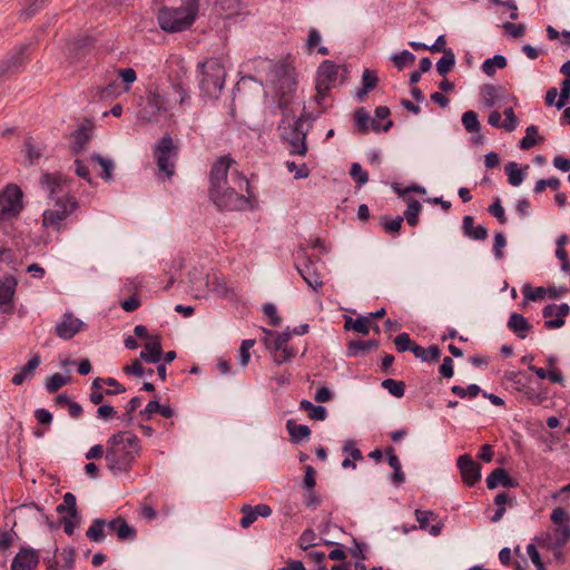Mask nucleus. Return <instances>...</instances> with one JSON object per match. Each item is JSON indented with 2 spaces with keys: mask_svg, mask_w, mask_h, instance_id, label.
Wrapping results in <instances>:
<instances>
[{
  "mask_svg": "<svg viewBox=\"0 0 570 570\" xmlns=\"http://www.w3.org/2000/svg\"><path fill=\"white\" fill-rule=\"evenodd\" d=\"M508 382L512 383V386L519 392H525L529 387L530 377L522 372H508L504 375Z\"/></svg>",
  "mask_w": 570,
  "mask_h": 570,
  "instance_id": "obj_36",
  "label": "nucleus"
},
{
  "mask_svg": "<svg viewBox=\"0 0 570 570\" xmlns=\"http://www.w3.org/2000/svg\"><path fill=\"white\" fill-rule=\"evenodd\" d=\"M305 121L303 117H298L293 122H287L285 119L279 124L281 138L289 147L291 155L305 156L307 153L306 135L307 130L304 129Z\"/></svg>",
  "mask_w": 570,
  "mask_h": 570,
  "instance_id": "obj_5",
  "label": "nucleus"
},
{
  "mask_svg": "<svg viewBox=\"0 0 570 570\" xmlns=\"http://www.w3.org/2000/svg\"><path fill=\"white\" fill-rule=\"evenodd\" d=\"M90 130L86 126H80L71 136L70 147L75 154L81 153L90 140Z\"/></svg>",
  "mask_w": 570,
  "mask_h": 570,
  "instance_id": "obj_27",
  "label": "nucleus"
},
{
  "mask_svg": "<svg viewBox=\"0 0 570 570\" xmlns=\"http://www.w3.org/2000/svg\"><path fill=\"white\" fill-rule=\"evenodd\" d=\"M167 111V100L158 91H149L145 106L138 112V120L144 124H160Z\"/></svg>",
  "mask_w": 570,
  "mask_h": 570,
  "instance_id": "obj_6",
  "label": "nucleus"
},
{
  "mask_svg": "<svg viewBox=\"0 0 570 570\" xmlns=\"http://www.w3.org/2000/svg\"><path fill=\"white\" fill-rule=\"evenodd\" d=\"M58 513L68 512L71 518L78 519L76 497L71 492H67L63 495V502L57 507Z\"/></svg>",
  "mask_w": 570,
  "mask_h": 570,
  "instance_id": "obj_39",
  "label": "nucleus"
},
{
  "mask_svg": "<svg viewBox=\"0 0 570 570\" xmlns=\"http://www.w3.org/2000/svg\"><path fill=\"white\" fill-rule=\"evenodd\" d=\"M240 512H242L243 517H242V519L239 521V524L244 529L249 528L257 520V515L255 513V510L249 504H244L240 508Z\"/></svg>",
  "mask_w": 570,
  "mask_h": 570,
  "instance_id": "obj_52",
  "label": "nucleus"
},
{
  "mask_svg": "<svg viewBox=\"0 0 570 570\" xmlns=\"http://www.w3.org/2000/svg\"><path fill=\"white\" fill-rule=\"evenodd\" d=\"M503 115L505 117V120L502 124V129H504L508 132L513 131L518 126V119L514 115L513 109L511 107L505 108Z\"/></svg>",
  "mask_w": 570,
  "mask_h": 570,
  "instance_id": "obj_59",
  "label": "nucleus"
},
{
  "mask_svg": "<svg viewBox=\"0 0 570 570\" xmlns=\"http://www.w3.org/2000/svg\"><path fill=\"white\" fill-rule=\"evenodd\" d=\"M286 167L289 173H294L295 179L307 178L309 169L305 164L297 166L294 161H286Z\"/></svg>",
  "mask_w": 570,
  "mask_h": 570,
  "instance_id": "obj_62",
  "label": "nucleus"
},
{
  "mask_svg": "<svg viewBox=\"0 0 570 570\" xmlns=\"http://www.w3.org/2000/svg\"><path fill=\"white\" fill-rule=\"evenodd\" d=\"M456 464L460 470L462 481L468 487H474L480 481L481 465L473 461L470 454L460 455Z\"/></svg>",
  "mask_w": 570,
  "mask_h": 570,
  "instance_id": "obj_11",
  "label": "nucleus"
},
{
  "mask_svg": "<svg viewBox=\"0 0 570 570\" xmlns=\"http://www.w3.org/2000/svg\"><path fill=\"white\" fill-rule=\"evenodd\" d=\"M107 527L110 531L117 534L119 540L132 541L136 539V530L131 525H129L127 521L121 517L110 520Z\"/></svg>",
  "mask_w": 570,
  "mask_h": 570,
  "instance_id": "obj_20",
  "label": "nucleus"
},
{
  "mask_svg": "<svg viewBox=\"0 0 570 570\" xmlns=\"http://www.w3.org/2000/svg\"><path fill=\"white\" fill-rule=\"evenodd\" d=\"M39 562L38 552L31 548H22L11 562V570H32Z\"/></svg>",
  "mask_w": 570,
  "mask_h": 570,
  "instance_id": "obj_18",
  "label": "nucleus"
},
{
  "mask_svg": "<svg viewBox=\"0 0 570 570\" xmlns=\"http://www.w3.org/2000/svg\"><path fill=\"white\" fill-rule=\"evenodd\" d=\"M508 328L511 332H513L519 338L523 340L532 330V325L523 315L519 313H512L508 321Z\"/></svg>",
  "mask_w": 570,
  "mask_h": 570,
  "instance_id": "obj_23",
  "label": "nucleus"
},
{
  "mask_svg": "<svg viewBox=\"0 0 570 570\" xmlns=\"http://www.w3.org/2000/svg\"><path fill=\"white\" fill-rule=\"evenodd\" d=\"M274 351L273 358L274 362L277 364L285 363L289 360H292L297 351L293 347H289L287 345L282 346L281 348H272Z\"/></svg>",
  "mask_w": 570,
  "mask_h": 570,
  "instance_id": "obj_47",
  "label": "nucleus"
},
{
  "mask_svg": "<svg viewBox=\"0 0 570 570\" xmlns=\"http://www.w3.org/2000/svg\"><path fill=\"white\" fill-rule=\"evenodd\" d=\"M117 76L124 83V91L130 90V86L137 80V73L132 68H121L117 70Z\"/></svg>",
  "mask_w": 570,
  "mask_h": 570,
  "instance_id": "obj_46",
  "label": "nucleus"
},
{
  "mask_svg": "<svg viewBox=\"0 0 570 570\" xmlns=\"http://www.w3.org/2000/svg\"><path fill=\"white\" fill-rule=\"evenodd\" d=\"M235 160L225 155L212 166L209 175V197L213 203L225 210H243L253 196L248 179L235 167Z\"/></svg>",
  "mask_w": 570,
  "mask_h": 570,
  "instance_id": "obj_1",
  "label": "nucleus"
},
{
  "mask_svg": "<svg viewBox=\"0 0 570 570\" xmlns=\"http://www.w3.org/2000/svg\"><path fill=\"white\" fill-rule=\"evenodd\" d=\"M462 230L464 236L474 240H485L488 238L487 227L482 225L474 226V218L472 216L463 217Z\"/></svg>",
  "mask_w": 570,
  "mask_h": 570,
  "instance_id": "obj_24",
  "label": "nucleus"
},
{
  "mask_svg": "<svg viewBox=\"0 0 570 570\" xmlns=\"http://www.w3.org/2000/svg\"><path fill=\"white\" fill-rule=\"evenodd\" d=\"M522 293L525 301H538L544 297L547 291L541 286L532 287L530 284H525Z\"/></svg>",
  "mask_w": 570,
  "mask_h": 570,
  "instance_id": "obj_55",
  "label": "nucleus"
},
{
  "mask_svg": "<svg viewBox=\"0 0 570 570\" xmlns=\"http://www.w3.org/2000/svg\"><path fill=\"white\" fill-rule=\"evenodd\" d=\"M550 519L557 527L568 525L570 523L569 513L563 508L560 507L556 508L552 511Z\"/></svg>",
  "mask_w": 570,
  "mask_h": 570,
  "instance_id": "obj_57",
  "label": "nucleus"
},
{
  "mask_svg": "<svg viewBox=\"0 0 570 570\" xmlns=\"http://www.w3.org/2000/svg\"><path fill=\"white\" fill-rule=\"evenodd\" d=\"M176 149L170 136H164L157 144L155 149V157L157 159L158 168L164 171L168 177L174 175L176 157Z\"/></svg>",
  "mask_w": 570,
  "mask_h": 570,
  "instance_id": "obj_9",
  "label": "nucleus"
},
{
  "mask_svg": "<svg viewBox=\"0 0 570 570\" xmlns=\"http://www.w3.org/2000/svg\"><path fill=\"white\" fill-rule=\"evenodd\" d=\"M41 358L38 354L33 355L28 363L20 368L19 372H17L12 379L11 382L14 385H21L24 381L31 379L33 376V373L36 368L40 365Z\"/></svg>",
  "mask_w": 570,
  "mask_h": 570,
  "instance_id": "obj_25",
  "label": "nucleus"
},
{
  "mask_svg": "<svg viewBox=\"0 0 570 570\" xmlns=\"http://www.w3.org/2000/svg\"><path fill=\"white\" fill-rule=\"evenodd\" d=\"M372 326L371 316H358L357 318L345 317L344 328L355 331L362 335H367Z\"/></svg>",
  "mask_w": 570,
  "mask_h": 570,
  "instance_id": "obj_28",
  "label": "nucleus"
},
{
  "mask_svg": "<svg viewBox=\"0 0 570 570\" xmlns=\"http://www.w3.org/2000/svg\"><path fill=\"white\" fill-rule=\"evenodd\" d=\"M380 343L376 340H368V341H362V340H355L351 341L347 344V355L348 356H357L365 354L372 350H376L379 347Z\"/></svg>",
  "mask_w": 570,
  "mask_h": 570,
  "instance_id": "obj_26",
  "label": "nucleus"
},
{
  "mask_svg": "<svg viewBox=\"0 0 570 570\" xmlns=\"http://www.w3.org/2000/svg\"><path fill=\"white\" fill-rule=\"evenodd\" d=\"M263 313L265 316L269 318V325L278 326L281 324L282 318L277 314V308L272 303H266L263 306Z\"/></svg>",
  "mask_w": 570,
  "mask_h": 570,
  "instance_id": "obj_61",
  "label": "nucleus"
},
{
  "mask_svg": "<svg viewBox=\"0 0 570 570\" xmlns=\"http://www.w3.org/2000/svg\"><path fill=\"white\" fill-rule=\"evenodd\" d=\"M570 97V79H563L561 82V91L559 95V99L556 102V107L561 109L566 106L567 100Z\"/></svg>",
  "mask_w": 570,
  "mask_h": 570,
  "instance_id": "obj_63",
  "label": "nucleus"
},
{
  "mask_svg": "<svg viewBox=\"0 0 570 570\" xmlns=\"http://www.w3.org/2000/svg\"><path fill=\"white\" fill-rule=\"evenodd\" d=\"M507 59L502 55H495L493 58L485 59L481 66L482 71L487 76H493L497 72V68L503 69L507 67Z\"/></svg>",
  "mask_w": 570,
  "mask_h": 570,
  "instance_id": "obj_35",
  "label": "nucleus"
},
{
  "mask_svg": "<svg viewBox=\"0 0 570 570\" xmlns=\"http://www.w3.org/2000/svg\"><path fill=\"white\" fill-rule=\"evenodd\" d=\"M498 92L499 88L494 85L482 86L480 90V96L484 106H487L488 108L493 107L498 99Z\"/></svg>",
  "mask_w": 570,
  "mask_h": 570,
  "instance_id": "obj_43",
  "label": "nucleus"
},
{
  "mask_svg": "<svg viewBox=\"0 0 570 570\" xmlns=\"http://www.w3.org/2000/svg\"><path fill=\"white\" fill-rule=\"evenodd\" d=\"M306 558L317 566L316 570H327L326 566L324 564L326 559L324 552L311 550L306 552Z\"/></svg>",
  "mask_w": 570,
  "mask_h": 570,
  "instance_id": "obj_64",
  "label": "nucleus"
},
{
  "mask_svg": "<svg viewBox=\"0 0 570 570\" xmlns=\"http://www.w3.org/2000/svg\"><path fill=\"white\" fill-rule=\"evenodd\" d=\"M343 452L348 455V458L353 459L354 461H361L363 460L362 452L356 446V442L354 440H347L343 445Z\"/></svg>",
  "mask_w": 570,
  "mask_h": 570,
  "instance_id": "obj_60",
  "label": "nucleus"
},
{
  "mask_svg": "<svg viewBox=\"0 0 570 570\" xmlns=\"http://www.w3.org/2000/svg\"><path fill=\"white\" fill-rule=\"evenodd\" d=\"M296 269L305 283L313 289L317 291L320 287H322L323 282L316 272L314 263L309 258L305 257L303 263L296 264Z\"/></svg>",
  "mask_w": 570,
  "mask_h": 570,
  "instance_id": "obj_19",
  "label": "nucleus"
},
{
  "mask_svg": "<svg viewBox=\"0 0 570 570\" xmlns=\"http://www.w3.org/2000/svg\"><path fill=\"white\" fill-rule=\"evenodd\" d=\"M403 223V217L397 216L393 219H389L387 216L381 217V226L383 227L384 232L387 234H396L400 232Z\"/></svg>",
  "mask_w": 570,
  "mask_h": 570,
  "instance_id": "obj_48",
  "label": "nucleus"
},
{
  "mask_svg": "<svg viewBox=\"0 0 570 570\" xmlns=\"http://www.w3.org/2000/svg\"><path fill=\"white\" fill-rule=\"evenodd\" d=\"M107 524L104 519H95L86 531L87 538L95 542H101L105 538V527Z\"/></svg>",
  "mask_w": 570,
  "mask_h": 570,
  "instance_id": "obj_37",
  "label": "nucleus"
},
{
  "mask_svg": "<svg viewBox=\"0 0 570 570\" xmlns=\"http://www.w3.org/2000/svg\"><path fill=\"white\" fill-rule=\"evenodd\" d=\"M299 409L306 411L311 420L324 421L327 416V411L322 405H314L308 400L299 402Z\"/></svg>",
  "mask_w": 570,
  "mask_h": 570,
  "instance_id": "obj_32",
  "label": "nucleus"
},
{
  "mask_svg": "<svg viewBox=\"0 0 570 570\" xmlns=\"http://www.w3.org/2000/svg\"><path fill=\"white\" fill-rule=\"evenodd\" d=\"M140 452L141 445L137 435L129 431L116 432L107 440V466L114 474L128 473Z\"/></svg>",
  "mask_w": 570,
  "mask_h": 570,
  "instance_id": "obj_2",
  "label": "nucleus"
},
{
  "mask_svg": "<svg viewBox=\"0 0 570 570\" xmlns=\"http://www.w3.org/2000/svg\"><path fill=\"white\" fill-rule=\"evenodd\" d=\"M264 332L266 334L265 343L268 348H281L282 346L287 345L292 337L289 330L283 331L278 334L269 330H264Z\"/></svg>",
  "mask_w": 570,
  "mask_h": 570,
  "instance_id": "obj_29",
  "label": "nucleus"
},
{
  "mask_svg": "<svg viewBox=\"0 0 570 570\" xmlns=\"http://www.w3.org/2000/svg\"><path fill=\"white\" fill-rule=\"evenodd\" d=\"M200 90L210 98H218L224 85L226 71L219 58H208L198 63Z\"/></svg>",
  "mask_w": 570,
  "mask_h": 570,
  "instance_id": "obj_4",
  "label": "nucleus"
},
{
  "mask_svg": "<svg viewBox=\"0 0 570 570\" xmlns=\"http://www.w3.org/2000/svg\"><path fill=\"white\" fill-rule=\"evenodd\" d=\"M451 391L453 394H455L456 396H459L461 399H464L466 396L473 399L479 395V393L481 392V389L476 384H470L465 389L460 385H453L451 387Z\"/></svg>",
  "mask_w": 570,
  "mask_h": 570,
  "instance_id": "obj_49",
  "label": "nucleus"
},
{
  "mask_svg": "<svg viewBox=\"0 0 570 570\" xmlns=\"http://www.w3.org/2000/svg\"><path fill=\"white\" fill-rule=\"evenodd\" d=\"M286 429L294 442L307 439L311 435V429L307 425L297 424L294 420L286 422Z\"/></svg>",
  "mask_w": 570,
  "mask_h": 570,
  "instance_id": "obj_34",
  "label": "nucleus"
},
{
  "mask_svg": "<svg viewBox=\"0 0 570 570\" xmlns=\"http://www.w3.org/2000/svg\"><path fill=\"white\" fill-rule=\"evenodd\" d=\"M22 190L13 184L8 185L0 194V223L20 214L23 208Z\"/></svg>",
  "mask_w": 570,
  "mask_h": 570,
  "instance_id": "obj_7",
  "label": "nucleus"
},
{
  "mask_svg": "<svg viewBox=\"0 0 570 570\" xmlns=\"http://www.w3.org/2000/svg\"><path fill=\"white\" fill-rule=\"evenodd\" d=\"M391 60L397 70H402L404 67L412 65L415 61V56L409 50H403L392 55Z\"/></svg>",
  "mask_w": 570,
  "mask_h": 570,
  "instance_id": "obj_44",
  "label": "nucleus"
},
{
  "mask_svg": "<svg viewBox=\"0 0 570 570\" xmlns=\"http://www.w3.org/2000/svg\"><path fill=\"white\" fill-rule=\"evenodd\" d=\"M350 175L356 181L357 187H362L368 180L367 173L362 168V166L358 163L352 164Z\"/></svg>",
  "mask_w": 570,
  "mask_h": 570,
  "instance_id": "obj_53",
  "label": "nucleus"
},
{
  "mask_svg": "<svg viewBox=\"0 0 570 570\" xmlns=\"http://www.w3.org/2000/svg\"><path fill=\"white\" fill-rule=\"evenodd\" d=\"M68 180L60 174H43L41 177V185L47 190L49 197L57 200V197H70L67 193Z\"/></svg>",
  "mask_w": 570,
  "mask_h": 570,
  "instance_id": "obj_13",
  "label": "nucleus"
},
{
  "mask_svg": "<svg viewBox=\"0 0 570 570\" xmlns=\"http://www.w3.org/2000/svg\"><path fill=\"white\" fill-rule=\"evenodd\" d=\"M462 125L464 129L470 134L480 132L481 125L479 117L478 114L473 110H468L462 115Z\"/></svg>",
  "mask_w": 570,
  "mask_h": 570,
  "instance_id": "obj_41",
  "label": "nucleus"
},
{
  "mask_svg": "<svg viewBox=\"0 0 570 570\" xmlns=\"http://www.w3.org/2000/svg\"><path fill=\"white\" fill-rule=\"evenodd\" d=\"M394 344L397 352L403 353L405 351H412V347L415 345L412 342L410 335L407 333H401L394 338Z\"/></svg>",
  "mask_w": 570,
  "mask_h": 570,
  "instance_id": "obj_56",
  "label": "nucleus"
},
{
  "mask_svg": "<svg viewBox=\"0 0 570 570\" xmlns=\"http://www.w3.org/2000/svg\"><path fill=\"white\" fill-rule=\"evenodd\" d=\"M90 159L97 163L102 168V173L100 176L104 180H112V170L115 168V164L111 159L105 158L99 154H92L90 156Z\"/></svg>",
  "mask_w": 570,
  "mask_h": 570,
  "instance_id": "obj_38",
  "label": "nucleus"
},
{
  "mask_svg": "<svg viewBox=\"0 0 570 570\" xmlns=\"http://www.w3.org/2000/svg\"><path fill=\"white\" fill-rule=\"evenodd\" d=\"M382 387L395 397H402L405 392V384L402 381L386 379L382 382Z\"/></svg>",
  "mask_w": 570,
  "mask_h": 570,
  "instance_id": "obj_45",
  "label": "nucleus"
},
{
  "mask_svg": "<svg viewBox=\"0 0 570 570\" xmlns=\"http://www.w3.org/2000/svg\"><path fill=\"white\" fill-rule=\"evenodd\" d=\"M355 126L358 132L366 135L370 129L373 131H389L393 127V121L389 119L383 126L376 119L371 118L368 112L364 108H358L354 112Z\"/></svg>",
  "mask_w": 570,
  "mask_h": 570,
  "instance_id": "obj_12",
  "label": "nucleus"
},
{
  "mask_svg": "<svg viewBox=\"0 0 570 570\" xmlns=\"http://www.w3.org/2000/svg\"><path fill=\"white\" fill-rule=\"evenodd\" d=\"M340 66L332 60H324L316 76V88L320 94H325L336 85Z\"/></svg>",
  "mask_w": 570,
  "mask_h": 570,
  "instance_id": "obj_10",
  "label": "nucleus"
},
{
  "mask_svg": "<svg viewBox=\"0 0 570 570\" xmlns=\"http://www.w3.org/2000/svg\"><path fill=\"white\" fill-rule=\"evenodd\" d=\"M85 323L71 313H65L56 325V334L62 340H70L85 328Z\"/></svg>",
  "mask_w": 570,
  "mask_h": 570,
  "instance_id": "obj_15",
  "label": "nucleus"
},
{
  "mask_svg": "<svg viewBox=\"0 0 570 570\" xmlns=\"http://www.w3.org/2000/svg\"><path fill=\"white\" fill-rule=\"evenodd\" d=\"M77 205L75 197H57L53 208L45 210L42 215L43 226L59 229L61 222L77 208Z\"/></svg>",
  "mask_w": 570,
  "mask_h": 570,
  "instance_id": "obj_8",
  "label": "nucleus"
},
{
  "mask_svg": "<svg viewBox=\"0 0 570 570\" xmlns=\"http://www.w3.org/2000/svg\"><path fill=\"white\" fill-rule=\"evenodd\" d=\"M455 65V56L451 49L444 50L442 58L436 62V70L445 76Z\"/></svg>",
  "mask_w": 570,
  "mask_h": 570,
  "instance_id": "obj_42",
  "label": "nucleus"
},
{
  "mask_svg": "<svg viewBox=\"0 0 570 570\" xmlns=\"http://www.w3.org/2000/svg\"><path fill=\"white\" fill-rule=\"evenodd\" d=\"M505 174L508 176V181L512 186H520L524 179V171L518 167V164L514 161H510L505 165Z\"/></svg>",
  "mask_w": 570,
  "mask_h": 570,
  "instance_id": "obj_40",
  "label": "nucleus"
},
{
  "mask_svg": "<svg viewBox=\"0 0 570 570\" xmlns=\"http://www.w3.org/2000/svg\"><path fill=\"white\" fill-rule=\"evenodd\" d=\"M379 82V78L375 71L371 69H365L362 75V88L357 90V98L363 100L364 97L373 90Z\"/></svg>",
  "mask_w": 570,
  "mask_h": 570,
  "instance_id": "obj_30",
  "label": "nucleus"
},
{
  "mask_svg": "<svg viewBox=\"0 0 570 570\" xmlns=\"http://www.w3.org/2000/svg\"><path fill=\"white\" fill-rule=\"evenodd\" d=\"M400 197H402L405 202H407V208L404 212V217L407 224L410 226H416L419 223V215L422 209V206L419 200L416 199H407L405 198V195L409 191H417V193H424V188L417 185H414L412 187L405 188V189H396Z\"/></svg>",
  "mask_w": 570,
  "mask_h": 570,
  "instance_id": "obj_16",
  "label": "nucleus"
},
{
  "mask_svg": "<svg viewBox=\"0 0 570 570\" xmlns=\"http://www.w3.org/2000/svg\"><path fill=\"white\" fill-rule=\"evenodd\" d=\"M27 46H21L17 51L12 52L1 62L3 70L9 71L21 67L24 62V51Z\"/></svg>",
  "mask_w": 570,
  "mask_h": 570,
  "instance_id": "obj_33",
  "label": "nucleus"
},
{
  "mask_svg": "<svg viewBox=\"0 0 570 570\" xmlns=\"http://www.w3.org/2000/svg\"><path fill=\"white\" fill-rule=\"evenodd\" d=\"M547 187L557 190L560 187V180L557 177H550L548 179H539L534 185V193H542Z\"/></svg>",
  "mask_w": 570,
  "mask_h": 570,
  "instance_id": "obj_58",
  "label": "nucleus"
},
{
  "mask_svg": "<svg viewBox=\"0 0 570 570\" xmlns=\"http://www.w3.org/2000/svg\"><path fill=\"white\" fill-rule=\"evenodd\" d=\"M163 353L159 336L148 337L145 350L140 352V358L147 363H158Z\"/></svg>",
  "mask_w": 570,
  "mask_h": 570,
  "instance_id": "obj_22",
  "label": "nucleus"
},
{
  "mask_svg": "<svg viewBox=\"0 0 570 570\" xmlns=\"http://www.w3.org/2000/svg\"><path fill=\"white\" fill-rule=\"evenodd\" d=\"M199 11V0H180L178 7H163L158 10L159 27L169 33L183 32L194 24Z\"/></svg>",
  "mask_w": 570,
  "mask_h": 570,
  "instance_id": "obj_3",
  "label": "nucleus"
},
{
  "mask_svg": "<svg viewBox=\"0 0 570 570\" xmlns=\"http://www.w3.org/2000/svg\"><path fill=\"white\" fill-rule=\"evenodd\" d=\"M17 285V279L11 275L0 279V309L3 313H11L13 311L12 301Z\"/></svg>",
  "mask_w": 570,
  "mask_h": 570,
  "instance_id": "obj_17",
  "label": "nucleus"
},
{
  "mask_svg": "<svg viewBox=\"0 0 570 570\" xmlns=\"http://www.w3.org/2000/svg\"><path fill=\"white\" fill-rule=\"evenodd\" d=\"M412 353L415 355V357L421 358L424 362L438 361L441 355V351L436 345H431L425 348L415 344L412 347Z\"/></svg>",
  "mask_w": 570,
  "mask_h": 570,
  "instance_id": "obj_31",
  "label": "nucleus"
},
{
  "mask_svg": "<svg viewBox=\"0 0 570 570\" xmlns=\"http://www.w3.org/2000/svg\"><path fill=\"white\" fill-rule=\"evenodd\" d=\"M487 487L489 489H495L498 485H502L505 488H517L518 481L512 479L509 473L502 469L498 468L493 470L485 480Z\"/></svg>",
  "mask_w": 570,
  "mask_h": 570,
  "instance_id": "obj_21",
  "label": "nucleus"
},
{
  "mask_svg": "<svg viewBox=\"0 0 570 570\" xmlns=\"http://www.w3.org/2000/svg\"><path fill=\"white\" fill-rule=\"evenodd\" d=\"M538 128L534 125L525 129V136L520 140V148L528 150L537 145Z\"/></svg>",
  "mask_w": 570,
  "mask_h": 570,
  "instance_id": "obj_51",
  "label": "nucleus"
},
{
  "mask_svg": "<svg viewBox=\"0 0 570 570\" xmlns=\"http://www.w3.org/2000/svg\"><path fill=\"white\" fill-rule=\"evenodd\" d=\"M68 382V379L65 377L60 373H56L46 380V389L49 393H56L58 390H60L63 385H66Z\"/></svg>",
  "mask_w": 570,
  "mask_h": 570,
  "instance_id": "obj_50",
  "label": "nucleus"
},
{
  "mask_svg": "<svg viewBox=\"0 0 570 570\" xmlns=\"http://www.w3.org/2000/svg\"><path fill=\"white\" fill-rule=\"evenodd\" d=\"M553 540L556 546L563 547L570 540V525L556 527L553 532Z\"/></svg>",
  "mask_w": 570,
  "mask_h": 570,
  "instance_id": "obj_54",
  "label": "nucleus"
},
{
  "mask_svg": "<svg viewBox=\"0 0 570 570\" xmlns=\"http://www.w3.org/2000/svg\"><path fill=\"white\" fill-rule=\"evenodd\" d=\"M570 313V306L567 303L560 305L549 304L542 309V315L546 318V328H560L564 325V317Z\"/></svg>",
  "mask_w": 570,
  "mask_h": 570,
  "instance_id": "obj_14",
  "label": "nucleus"
}]
</instances>
